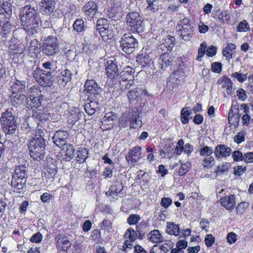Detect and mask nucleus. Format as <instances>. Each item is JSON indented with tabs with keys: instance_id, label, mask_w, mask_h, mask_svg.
I'll return each instance as SVG.
<instances>
[{
	"instance_id": "obj_1",
	"label": "nucleus",
	"mask_w": 253,
	"mask_h": 253,
	"mask_svg": "<svg viewBox=\"0 0 253 253\" xmlns=\"http://www.w3.org/2000/svg\"><path fill=\"white\" fill-rule=\"evenodd\" d=\"M43 137V130L41 128H36L31 134L28 141V150L31 157L35 160L39 161L44 156L46 144Z\"/></svg>"
},
{
	"instance_id": "obj_2",
	"label": "nucleus",
	"mask_w": 253,
	"mask_h": 253,
	"mask_svg": "<svg viewBox=\"0 0 253 253\" xmlns=\"http://www.w3.org/2000/svg\"><path fill=\"white\" fill-rule=\"evenodd\" d=\"M20 21L24 29L29 34H34L39 29V20L38 12L34 7L26 5L20 14Z\"/></svg>"
},
{
	"instance_id": "obj_3",
	"label": "nucleus",
	"mask_w": 253,
	"mask_h": 253,
	"mask_svg": "<svg viewBox=\"0 0 253 253\" xmlns=\"http://www.w3.org/2000/svg\"><path fill=\"white\" fill-rule=\"evenodd\" d=\"M0 122L2 130L6 135L15 133L17 128L16 120L15 116L11 111L7 110L2 113Z\"/></svg>"
},
{
	"instance_id": "obj_4",
	"label": "nucleus",
	"mask_w": 253,
	"mask_h": 253,
	"mask_svg": "<svg viewBox=\"0 0 253 253\" xmlns=\"http://www.w3.org/2000/svg\"><path fill=\"white\" fill-rule=\"evenodd\" d=\"M184 62L182 61V57H180L177 59L176 67L168 79V81L172 84L173 87H177L179 84H182L185 78Z\"/></svg>"
},
{
	"instance_id": "obj_5",
	"label": "nucleus",
	"mask_w": 253,
	"mask_h": 253,
	"mask_svg": "<svg viewBox=\"0 0 253 253\" xmlns=\"http://www.w3.org/2000/svg\"><path fill=\"white\" fill-rule=\"evenodd\" d=\"M126 24L128 30L133 33H140L143 31V20L139 13L129 12L126 15Z\"/></svg>"
},
{
	"instance_id": "obj_6",
	"label": "nucleus",
	"mask_w": 253,
	"mask_h": 253,
	"mask_svg": "<svg viewBox=\"0 0 253 253\" xmlns=\"http://www.w3.org/2000/svg\"><path fill=\"white\" fill-rule=\"evenodd\" d=\"M135 70L130 66L125 67L120 74V89L125 90L129 89L134 84Z\"/></svg>"
},
{
	"instance_id": "obj_7",
	"label": "nucleus",
	"mask_w": 253,
	"mask_h": 253,
	"mask_svg": "<svg viewBox=\"0 0 253 253\" xmlns=\"http://www.w3.org/2000/svg\"><path fill=\"white\" fill-rule=\"evenodd\" d=\"M25 49L26 46L21 42H11L8 46V54L14 63H19L24 56Z\"/></svg>"
},
{
	"instance_id": "obj_8",
	"label": "nucleus",
	"mask_w": 253,
	"mask_h": 253,
	"mask_svg": "<svg viewBox=\"0 0 253 253\" xmlns=\"http://www.w3.org/2000/svg\"><path fill=\"white\" fill-rule=\"evenodd\" d=\"M104 64L107 78L112 81V85H115L117 84L116 80L119 75L118 62L115 57L111 56L107 59Z\"/></svg>"
},
{
	"instance_id": "obj_9",
	"label": "nucleus",
	"mask_w": 253,
	"mask_h": 253,
	"mask_svg": "<svg viewBox=\"0 0 253 253\" xmlns=\"http://www.w3.org/2000/svg\"><path fill=\"white\" fill-rule=\"evenodd\" d=\"M100 88L94 80H86L84 86V93L87 97V100L93 102L98 97Z\"/></svg>"
},
{
	"instance_id": "obj_10",
	"label": "nucleus",
	"mask_w": 253,
	"mask_h": 253,
	"mask_svg": "<svg viewBox=\"0 0 253 253\" xmlns=\"http://www.w3.org/2000/svg\"><path fill=\"white\" fill-rule=\"evenodd\" d=\"M42 53L48 56H54L58 51V40L56 37L48 36L42 43Z\"/></svg>"
},
{
	"instance_id": "obj_11",
	"label": "nucleus",
	"mask_w": 253,
	"mask_h": 253,
	"mask_svg": "<svg viewBox=\"0 0 253 253\" xmlns=\"http://www.w3.org/2000/svg\"><path fill=\"white\" fill-rule=\"evenodd\" d=\"M35 81L40 85L45 87L51 84L52 75L50 71H47L37 67L33 72Z\"/></svg>"
},
{
	"instance_id": "obj_12",
	"label": "nucleus",
	"mask_w": 253,
	"mask_h": 253,
	"mask_svg": "<svg viewBox=\"0 0 253 253\" xmlns=\"http://www.w3.org/2000/svg\"><path fill=\"white\" fill-rule=\"evenodd\" d=\"M54 244L56 250L60 252H67L72 246L69 238L64 233L55 235Z\"/></svg>"
},
{
	"instance_id": "obj_13",
	"label": "nucleus",
	"mask_w": 253,
	"mask_h": 253,
	"mask_svg": "<svg viewBox=\"0 0 253 253\" xmlns=\"http://www.w3.org/2000/svg\"><path fill=\"white\" fill-rule=\"evenodd\" d=\"M137 45V42L131 34H125L122 37L121 46L122 50L126 53H131Z\"/></svg>"
},
{
	"instance_id": "obj_14",
	"label": "nucleus",
	"mask_w": 253,
	"mask_h": 253,
	"mask_svg": "<svg viewBox=\"0 0 253 253\" xmlns=\"http://www.w3.org/2000/svg\"><path fill=\"white\" fill-rule=\"evenodd\" d=\"M142 154L141 147L136 146L129 150L125 159L128 165L134 166L142 159Z\"/></svg>"
},
{
	"instance_id": "obj_15",
	"label": "nucleus",
	"mask_w": 253,
	"mask_h": 253,
	"mask_svg": "<svg viewBox=\"0 0 253 253\" xmlns=\"http://www.w3.org/2000/svg\"><path fill=\"white\" fill-rule=\"evenodd\" d=\"M143 95L148 96L149 94L147 91L145 89L138 87L129 90L127 93L128 102L132 105L137 104L141 101V98Z\"/></svg>"
},
{
	"instance_id": "obj_16",
	"label": "nucleus",
	"mask_w": 253,
	"mask_h": 253,
	"mask_svg": "<svg viewBox=\"0 0 253 253\" xmlns=\"http://www.w3.org/2000/svg\"><path fill=\"white\" fill-rule=\"evenodd\" d=\"M178 25L181 26L179 31L182 38L186 41L190 40L193 35V27L190 23V20L184 18L180 20V23Z\"/></svg>"
},
{
	"instance_id": "obj_17",
	"label": "nucleus",
	"mask_w": 253,
	"mask_h": 253,
	"mask_svg": "<svg viewBox=\"0 0 253 253\" xmlns=\"http://www.w3.org/2000/svg\"><path fill=\"white\" fill-rule=\"evenodd\" d=\"M11 4L7 1H0V19L8 24L10 22V18L12 14Z\"/></svg>"
},
{
	"instance_id": "obj_18",
	"label": "nucleus",
	"mask_w": 253,
	"mask_h": 253,
	"mask_svg": "<svg viewBox=\"0 0 253 253\" xmlns=\"http://www.w3.org/2000/svg\"><path fill=\"white\" fill-rule=\"evenodd\" d=\"M57 170L58 168L55 164L47 162L42 170V177H44L46 180L53 181L57 173Z\"/></svg>"
},
{
	"instance_id": "obj_19",
	"label": "nucleus",
	"mask_w": 253,
	"mask_h": 253,
	"mask_svg": "<svg viewBox=\"0 0 253 253\" xmlns=\"http://www.w3.org/2000/svg\"><path fill=\"white\" fill-rule=\"evenodd\" d=\"M160 55L157 60L158 68L160 69L165 70L166 68L172 64L173 58L169 52L159 51Z\"/></svg>"
},
{
	"instance_id": "obj_20",
	"label": "nucleus",
	"mask_w": 253,
	"mask_h": 253,
	"mask_svg": "<svg viewBox=\"0 0 253 253\" xmlns=\"http://www.w3.org/2000/svg\"><path fill=\"white\" fill-rule=\"evenodd\" d=\"M124 185L121 180L117 179L110 186L108 191L105 192V195L107 197L114 196L122 197L124 195Z\"/></svg>"
},
{
	"instance_id": "obj_21",
	"label": "nucleus",
	"mask_w": 253,
	"mask_h": 253,
	"mask_svg": "<svg viewBox=\"0 0 253 253\" xmlns=\"http://www.w3.org/2000/svg\"><path fill=\"white\" fill-rule=\"evenodd\" d=\"M110 23L109 21L104 18L98 19L96 22V29L99 34L103 40H107L108 39L107 33L109 31Z\"/></svg>"
},
{
	"instance_id": "obj_22",
	"label": "nucleus",
	"mask_w": 253,
	"mask_h": 253,
	"mask_svg": "<svg viewBox=\"0 0 253 253\" xmlns=\"http://www.w3.org/2000/svg\"><path fill=\"white\" fill-rule=\"evenodd\" d=\"M55 0H42L40 3V11L44 15L49 16L54 11Z\"/></svg>"
},
{
	"instance_id": "obj_23",
	"label": "nucleus",
	"mask_w": 253,
	"mask_h": 253,
	"mask_svg": "<svg viewBox=\"0 0 253 253\" xmlns=\"http://www.w3.org/2000/svg\"><path fill=\"white\" fill-rule=\"evenodd\" d=\"M32 117L37 121H39L37 128H40V123L48 120L50 118V115L46 109H35L33 110Z\"/></svg>"
},
{
	"instance_id": "obj_24",
	"label": "nucleus",
	"mask_w": 253,
	"mask_h": 253,
	"mask_svg": "<svg viewBox=\"0 0 253 253\" xmlns=\"http://www.w3.org/2000/svg\"><path fill=\"white\" fill-rule=\"evenodd\" d=\"M83 12L89 20L94 17L98 11V6L96 3L93 0H89L83 8Z\"/></svg>"
},
{
	"instance_id": "obj_25",
	"label": "nucleus",
	"mask_w": 253,
	"mask_h": 253,
	"mask_svg": "<svg viewBox=\"0 0 253 253\" xmlns=\"http://www.w3.org/2000/svg\"><path fill=\"white\" fill-rule=\"evenodd\" d=\"M153 57L151 52H146L141 51V52L136 56V61L137 63L141 65L142 67H150L153 63Z\"/></svg>"
},
{
	"instance_id": "obj_26",
	"label": "nucleus",
	"mask_w": 253,
	"mask_h": 253,
	"mask_svg": "<svg viewBox=\"0 0 253 253\" xmlns=\"http://www.w3.org/2000/svg\"><path fill=\"white\" fill-rule=\"evenodd\" d=\"M129 126L130 128H136L142 126V121L139 119V114L138 109L135 108L129 112Z\"/></svg>"
},
{
	"instance_id": "obj_27",
	"label": "nucleus",
	"mask_w": 253,
	"mask_h": 253,
	"mask_svg": "<svg viewBox=\"0 0 253 253\" xmlns=\"http://www.w3.org/2000/svg\"><path fill=\"white\" fill-rule=\"evenodd\" d=\"M26 179L22 178L12 177L11 186L13 191L16 193H21L25 189Z\"/></svg>"
},
{
	"instance_id": "obj_28",
	"label": "nucleus",
	"mask_w": 253,
	"mask_h": 253,
	"mask_svg": "<svg viewBox=\"0 0 253 253\" xmlns=\"http://www.w3.org/2000/svg\"><path fill=\"white\" fill-rule=\"evenodd\" d=\"M231 152V149L224 144L217 145L214 151V154L217 160L229 157Z\"/></svg>"
},
{
	"instance_id": "obj_29",
	"label": "nucleus",
	"mask_w": 253,
	"mask_h": 253,
	"mask_svg": "<svg viewBox=\"0 0 253 253\" xmlns=\"http://www.w3.org/2000/svg\"><path fill=\"white\" fill-rule=\"evenodd\" d=\"M72 78L71 71L68 69H61L59 70L56 76V79L59 84H66L70 82Z\"/></svg>"
},
{
	"instance_id": "obj_30",
	"label": "nucleus",
	"mask_w": 253,
	"mask_h": 253,
	"mask_svg": "<svg viewBox=\"0 0 253 253\" xmlns=\"http://www.w3.org/2000/svg\"><path fill=\"white\" fill-rule=\"evenodd\" d=\"M228 120L231 126H238L240 120V115L239 109L236 106L231 105L228 113Z\"/></svg>"
},
{
	"instance_id": "obj_31",
	"label": "nucleus",
	"mask_w": 253,
	"mask_h": 253,
	"mask_svg": "<svg viewBox=\"0 0 253 253\" xmlns=\"http://www.w3.org/2000/svg\"><path fill=\"white\" fill-rule=\"evenodd\" d=\"M219 202L226 210L231 211L236 206L235 196L233 194L223 196L220 198Z\"/></svg>"
},
{
	"instance_id": "obj_32",
	"label": "nucleus",
	"mask_w": 253,
	"mask_h": 253,
	"mask_svg": "<svg viewBox=\"0 0 253 253\" xmlns=\"http://www.w3.org/2000/svg\"><path fill=\"white\" fill-rule=\"evenodd\" d=\"M175 39L173 37L168 36L163 42L159 45V51L170 53L174 44Z\"/></svg>"
},
{
	"instance_id": "obj_33",
	"label": "nucleus",
	"mask_w": 253,
	"mask_h": 253,
	"mask_svg": "<svg viewBox=\"0 0 253 253\" xmlns=\"http://www.w3.org/2000/svg\"><path fill=\"white\" fill-rule=\"evenodd\" d=\"M105 13L109 18L114 21L120 20L123 15L122 8L116 6L107 8Z\"/></svg>"
},
{
	"instance_id": "obj_34",
	"label": "nucleus",
	"mask_w": 253,
	"mask_h": 253,
	"mask_svg": "<svg viewBox=\"0 0 253 253\" xmlns=\"http://www.w3.org/2000/svg\"><path fill=\"white\" fill-rule=\"evenodd\" d=\"M69 133L67 131L59 130L55 132L53 137L54 143L56 145L60 147L66 143V139L68 138Z\"/></svg>"
},
{
	"instance_id": "obj_35",
	"label": "nucleus",
	"mask_w": 253,
	"mask_h": 253,
	"mask_svg": "<svg viewBox=\"0 0 253 253\" xmlns=\"http://www.w3.org/2000/svg\"><path fill=\"white\" fill-rule=\"evenodd\" d=\"M26 81L16 79L11 86V90L13 94L20 93L24 94L25 91Z\"/></svg>"
},
{
	"instance_id": "obj_36",
	"label": "nucleus",
	"mask_w": 253,
	"mask_h": 253,
	"mask_svg": "<svg viewBox=\"0 0 253 253\" xmlns=\"http://www.w3.org/2000/svg\"><path fill=\"white\" fill-rule=\"evenodd\" d=\"M61 146H63L62 151V154L64 157V159L66 161H71L75 156V149L74 146L70 143H65Z\"/></svg>"
},
{
	"instance_id": "obj_37",
	"label": "nucleus",
	"mask_w": 253,
	"mask_h": 253,
	"mask_svg": "<svg viewBox=\"0 0 253 253\" xmlns=\"http://www.w3.org/2000/svg\"><path fill=\"white\" fill-rule=\"evenodd\" d=\"M41 42L37 39L31 41L28 46V55L32 57H37L40 52Z\"/></svg>"
},
{
	"instance_id": "obj_38",
	"label": "nucleus",
	"mask_w": 253,
	"mask_h": 253,
	"mask_svg": "<svg viewBox=\"0 0 253 253\" xmlns=\"http://www.w3.org/2000/svg\"><path fill=\"white\" fill-rule=\"evenodd\" d=\"M148 240L153 243H160L163 241V237L158 229L152 230L147 235Z\"/></svg>"
},
{
	"instance_id": "obj_39",
	"label": "nucleus",
	"mask_w": 253,
	"mask_h": 253,
	"mask_svg": "<svg viewBox=\"0 0 253 253\" xmlns=\"http://www.w3.org/2000/svg\"><path fill=\"white\" fill-rule=\"evenodd\" d=\"M76 161L79 164L84 163L88 157V151L85 148L80 147L76 153Z\"/></svg>"
},
{
	"instance_id": "obj_40",
	"label": "nucleus",
	"mask_w": 253,
	"mask_h": 253,
	"mask_svg": "<svg viewBox=\"0 0 253 253\" xmlns=\"http://www.w3.org/2000/svg\"><path fill=\"white\" fill-rule=\"evenodd\" d=\"M73 31L80 35L83 34L85 29V22L82 18H78L75 20L73 25Z\"/></svg>"
},
{
	"instance_id": "obj_41",
	"label": "nucleus",
	"mask_w": 253,
	"mask_h": 253,
	"mask_svg": "<svg viewBox=\"0 0 253 253\" xmlns=\"http://www.w3.org/2000/svg\"><path fill=\"white\" fill-rule=\"evenodd\" d=\"M26 168L24 165L16 166L12 173V177L22 178L27 179Z\"/></svg>"
},
{
	"instance_id": "obj_42",
	"label": "nucleus",
	"mask_w": 253,
	"mask_h": 253,
	"mask_svg": "<svg viewBox=\"0 0 253 253\" xmlns=\"http://www.w3.org/2000/svg\"><path fill=\"white\" fill-rule=\"evenodd\" d=\"M218 83L222 84V87L225 88L227 93L231 92L232 89V82L229 78L226 76L222 77L218 80Z\"/></svg>"
},
{
	"instance_id": "obj_43",
	"label": "nucleus",
	"mask_w": 253,
	"mask_h": 253,
	"mask_svg": "<svg viewBox=\"0 0 253 253\" xmlns=\"http://www.w3.org/2000/svg\"><path fill=\"white\" fill-rule=\"evenodd\" d=\"M26 98L24 94H20V93L13 94L11 96L10 101L11 104L13 106L18 107L22 104Z\"/></svg>"
},
{
	"instance_id": "obj_44",
	"label": "nucleus",
	"mask_w": 253,
	"mask_h": 253,
	"mask_svg": "<svg viewBox=\"0 0 253 253\" xmlns=\"http://www.w3.org/2000/svg\"><path fill=\"white\" fill-rule=\"evenodd\" d=\"M188 107L183 108L180 112V121L183 124H187L189 122L190 116L192 113L190 110H186Z\"/></svg>"
},
{
	"instance_id": "obj_45",
	"label": "nucleus",
	"mask_w": 253,
	"mask_h": 253,
	"mask_svg": "<svg viewBox=\"0 0 253 253\" xmlns=\"http://www.w3.org/2000/svg\"><path fill=\"white\" fill-rule=\"evenodd\" d=\"M28 93L29 98L35 97H43L41 88L38 85H33L29 89Z\"/></svg>"
},
{
	"instance_id": "obj_46",
	"label": "nucleus",
	"mask_w": 253,
	"mask_h": 253,
	"mask_svg": "<svg viewBox=\"0 0 253 253\" xmlns=\"http://www.w3.org/2000/svg\"><path fill=\"white\" fill-rule=\"evenodd\" d=\"M91 240L94 241L96 244H101L103 241V239L101 237V231L98 229H94L91 233Z\"/></svg>"
},
{
	"instance_id": "obj_47",
	"label": "nucleus",
	"mask_w": 253,
	"mask_h": 253,
	"mask_svg": "<svg viewBox=\"0 0 253 253\" xmlns=\"http://www.w3.org/2000/svg\"><path fill=\"white\" fill-rule=\"evenodd\" d=\"M168 233L171 235L177 236L179 233V228L178 225L173 223H170L167 226Z\"/></svg>"
},
{
	"instance_id": "obj_48",
	"label": "nucleus",
	"mask_w": 253,
	"mask_h": 253,
	"mask_svg": "<svg viewBox=\"0 0 253 253\" xmlns=\"http://www.w3.org/2000/svg\"><path fill=\"white\" fill-rule=\"evenodd\" d=\"M149 220H147V221L143 220L136 225V230L140 235H144L145 234L144 230L149 226Z\"/></svg>"
},
{
	"instance_id": "obj_49",
	"label": "nucleus",
	"mask_w": 253,
	"mask_h": 253,
	"mask_svg": "<svg viewBox=\"0 0 253 253\" xmlns=\"http://www.w3.org/2000/svg\"><path fill=\"white\" fill-rule=\"evenodd\" d=\"M236 46L234 43H228L223 50V55L226 57L232 58L231 52L234 50Z\"/></svg>"
},
{
	"instance_id": "obj_50",
	"label": "nucleus",
	"mask_w": 253,
	"mask_h": 253,
	"mask_svg": "<svg viewBox=\"0 0 253 253\" xmlns=\"http://www.w3.org/2000/svg\"><path fill=\"white\" fill-rule=\"evenodd\" d=\"M129 121V117L126 113H123L119 119L118 125L120 127L124 128L127 126Z\"/></svg>"
},
{
	"instance_id": "obj_51",
	"label": "nucleus",
	"mask_w": 253,
	"mask_h": 253,
	"mask_svg": "<svg viewBox=\"0 0 253 253\" xmlns=\"http://www.w3.org/2000/svg\"><path fill=\"white\" fill-rule=\"evenodd\" d=\"M207 47V44L205 42H202L198 49V55L196 60L198 61H202V58L204 56L206 52V49Z\"/></svg>"
},
{
	"instance_id": "obj_52",
	"label": "nucleus",
	"mask_w": 253,
	"mask_h": 253,
	"mask_svg": "<svg viewBox=\"0 0 253 253\" xmlns=\"http://www.w3.org/2000/svg\"><path fill=\"white\" fill-rule=\"evenodd\" d=\"M125 238L131 241H134L136 238V233L132 228L127 229L125 234Z\"/></svg>"
},
{
	"instance_id": "obj_53",
	"label": "nucleus",
	"mask_w": 253,
	"mask_h": 253,
	"mask_svg": "<svg viewBox=\"0 0 253 253\" xmlns=\"http://www.w3.org/2000/svg\"><path fill=\"white\" fill-rule=\"evenodd\" d=\"M141 219V217L137 214H131L127 218V222L129 225H136Z\"/></svg>"
},
{
	"instance_id": "obj_54",
	"label": "nucleus",
	"mask_w": 253,
	"mask_h": 253,
	"mask_svg": "<svg viewBox=\"0 0 253 253\" xmlns=\"http://www.w3.org/2000/svg\"><path fill=\"white\" fill-rule=\"evenodd\" d=\"M190 164L189 163L182 164L178 170V174L180 176H184L190 169Z\"/></svg>"
},
{
	"instance_id": "obj_55",
	"label": "nucleus",
	"mask_w": 253,
	"mask_h": 253,
	"mask_svg": "<svg viewBox=\"0 0 253 253\" xmlns=\"http://www.w3.org/2000/svg\"><path fill=\"white\" fill-rule=\"evenodd\" d=\"M250 26L246 20H243L239 22L237 28V31L239 32H245L250 30Z\"/></svg>"
},
{
	"instance_id": "obj_56",
	"label": "nucleus",
	"mask_w": 253,
	"mask_h": 253,
	"mask_svg": "<svg viewBox=\"0 0 253 253\" xmlns=\"http://www.w3.org/2000/svg\"><path fill=\"white\" fill-rule=\"evenodd\" d=\"M31 100V107H35V109L40 107L42 105V102L43 100V97H29Z\"/></svg>"
},
{
	"instance_id": "obj_57",
	"label": "nucleus",
	"mask_w": 253,
	"mask_h": 253,
	"mask_svg": "<svg viewBox=\"0 0 253 253\" xmlns=\"http://www.w3.org/2000/svg\"><path fill=\"white\" fill-rule=\"evenodd\" d=\"M248 73L243 74L239 72L233 73L231 76L232 78L237 79L240 83H243L248 78Z\"/></svg>"
},
{
	"instance_id": "obj_58",
	"label": "nucleus",
	"mask_w": 253,
	"mask_h": 253,
	"mask_svg": "<svg viewBox=\"0 0 253 253\" xmlns=\"http://www.w3.org/2000/svg\"><path fill=\"white\" fill-rule=\"evenodd\" d=\"M214 159L212 156H209L203 160V166L206 169L212 168L214 164Z\"/></svg>"
},
{
	"instance_id": "obj_59",
	"label": "nucleus",
	"mask_w": 253,
	"mask_h": 253,
	"mask_svg": "<svg viewBox=\"0 0 253 253\" xmlns=\"http://www.w3.org/2000/svg\"><path fill=\"white\" fill-rule=\"evenodd\" d=\"M99 227L102 230H108L112 228V223L109 220L104 219L102 222L98 224Z\"/></svg>"
},
{
	"instance_id": "obj_60",
	"label": "nucleus",
	"mask_w": 253,
	"mask_h": 253,
	"mask_svg": "<svg viewBox=\"0 0 253 253\" xmlns=\"http://www.w3.org/2000/svg\"><path fill=\"white\" fill-rule=\"evenodd\" d=\"M222 69V64L219 62H212L211 64V71L214 73L219 74Z\"/></svg>"
},
{
	"instance_id": "obj_61",
	"label": "nucleus",
	"mask_w": 253,
	"mask_h": 253,
	"mask_svg": "<svg viewBox=\"0 0 253 253\" xmlns=\"http://www.w3.org/2000/svg\"><path fill=\"white\" fill-rule=\"evenodd\" d=\"M215 241V237L211 234H207L205 237V245L208 248L211 247Z\"/></svg>"
},
{
	"instance_id": "obj_62",
	"label": "nucleus",
	"mask_w": 253,
	"mask_h": 253,
	"mask_svg": "<svg viewBox=\"0 0 253 253\" xmlns=\"http://www.w3.org/2000/svg\"><path fill=\"white\" fill-rule=\"evenodd\" d=\"M229 164L228 163H224L222 164L218 165L215 169V172L217 174H220L227 172L229 170Z\"/></svg>"
},
{
	"instance_id": "obj_63",
	"label": "nucleus",
	"mask_w": 253,
	"mask_h": 253,
	"mask_svg": "<svg viewBox=\"0 0 253 253\" xmlns=\"http://www.w3.org/2000/svg\"><path fill=\"white\" fill-rule=\"evenodd\" d=\"M173 243L171 241H166L165 242L160 245V247L163 253H167L172 248Z\"/></svg>"
},
{
	"instance_id": "obj_64",
	"label": "nucleus",
	"mask_w": 253,
	"mask_h": 253,
	"mask_svg": "<svg viewBox=\"0 0 253 253\" xmlns=\"http://www.w3.org/2000/svg\"><path fill=\"white\" fill-rule=\"evenodd\" d=\"M212 153V147L208 146L204 147L200 151V154L202 156H211Z\"/></svg>"
}]
</instances>
